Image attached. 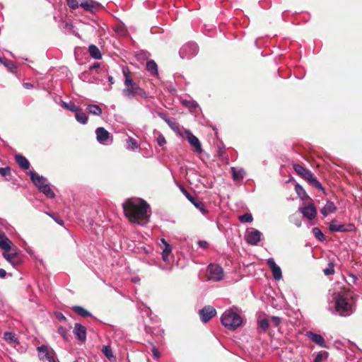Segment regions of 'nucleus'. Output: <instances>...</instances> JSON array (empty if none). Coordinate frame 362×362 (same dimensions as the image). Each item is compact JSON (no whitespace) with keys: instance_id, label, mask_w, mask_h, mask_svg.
Here are the masks:
<instances>
[{"instance_id":"1","label":"nucleus","mask_w":362,"mask_h":362,"mask_svg":"<svg viewBox=\"0 0 362 362\" xmlns=\"http://www.w3.org/2000/svg\"><path fill=\"white\" fill-rule=\"evenodd\" d=\"M126 217L130 222L144 225L148 221L150 211L148 204L143 199L132 198L123 204Z\"/></svg>"},{"instance_id":"2","label":"nucleus","mask_w":362,"mask_h":362,"mask_svg":"<svg viewBox=\"0 0 362 362\" xmlns=\"http://www.w3.org/2000/svg\"><path fill=\"white\" fill-rule=\"evenodd\" d=\"M348 291H341L333 295L335 313L341 317H348L355 311V307L350 300Z\"/></svg>"},{"instance_id":"3","label":"nucleus","mask_w":362,"mask_h":362,"mask_svg":"<svg viewBox=\"0 0 362 362\" xmlns=\"http://www.w3.org/2000/svg\"><path fill=\"white\" fill-rule=\"evenodd\" d=\"M123 74L125 78L124 81V88L122 90L124 96L128 98H133L136 96L142 98H147L148 97L147 93L134 82L127 69H123Z\"/></svg>"},{"instance_id":"4","label":"nucleus","mask_w":362,"mask_h":362,"mask_svg":"<svg viewBox=\"0 0 362 362\" xmlns=\"http://www.w3.org/2000/svg\"><path fill=\"white\" fill-rule=\"evenodd\" d=\"M30 179L33 184L38 188V189L46 195L48 198H54L55 194L52 190L47 180L43 177L37 174L34 171L30 172Z\"/></svg>"},{"instance_id":"5","label":"nucleus","mask_w":362,"mask_h":362,"mask_svg":"<svg viewBox=\"0 0 362 362\" xmlns=\"http://www.w3.org/2000/svg\"><path fill=\"white\" fill-rule=\"evenodd\" d=\"M222 325L226 328L234 330L242 324L241 317L232 310H226L221 318Z\"/></svg>"},{"instance_id":"6","label":"nucleus","mask_w":362,"mask_h":362,"mask_svg":"<svg viewBox=\"0 0 362 362\" xmlns=\"http://www.w3.org/2000/svg\"><path fill=\"white\" fill-rule=\"evenodd\" d=\"M207 279L209 281H218L223 279V271L221 266L216 264H210L207 268Z\"/></svg>"},{"instance_id":"7","label":"nucleus","mask_w":362,"mask_h":362,"mask_svg":"<svg viewBox=\"0 0 362 362\" xmlns=\"http://www.w3.org/2000/svg\"><path fill=\"white\" fill-rule=\"evenodd\" d=\"M198 52V47L194 42H188L184 45L180 49L181 58H190L195 56Z\"/></svg>"},{"instance_id":"8","label":"nucleus","mask_w":362,"mask_h":362,"mask_svg":"<svg viewBox=\"0 0 362 362\" xmlns=\"http://www.w3.org/2000/svg\"><path fill=\"white\" fill-rule=\"evenodd\" d=\"M38 356L40 360H47L49 362H55V353L47 346L42 345L37 347Z\"/></svg>"},{"instance_id":"9","label":"nucleus","mask_w":362,"mask_h":362,"mask_svg":"<svg viewBox=\"0 0 362 362\" xmlns=\"http://www.w3.org/2000/svg\"><path fill=\"white\" fill-rule=\"evenodd\" d=\"M97 141L103 145H110L113 139L110 134L103 127H98L95 130Z\"/></svg>"},{"instance_id":"10","label":"nucleus","mask_w":362,"mask_h":362,"mask_svg":"<svg viewBox=\"0 0 362 362\" xmlns=\"http://www.w3.org/2000/svg\"><path fill=\"white\" fill-rule=\"evenodd\" d=\"M185 134L187 135V141L194 148V151L197 153H202L203 150L199 139L189 130L185 131Z\"/></svg>"},{"instance_id":"11","label":"nucleus","mask_w":362,"mask_h":362,"mask_svg":"<svg viewBox=\"0 0 362 362\" xmlns=\"http://www.w3.org/2000/svg\"><path fill=\"white\" fill-rule=\"evenodd\" d=\"M216 314V309L210 305L205 306L199 310L201 320L204 323L209 322Z\"/></svg>"},{"instance_id":"12","label":"nucleus","mask_w":362,"mask_h":362,"mask_svg":"<svg viewBox=\"0 0 362 362\" xmlns=\"http://www.w3.org/2000/svg\"><path fill=\"white\" fill-rule=\"evenodd\" d=\"M181 190L182 193L185 195L187 199L191 202L194 206L199 209L202 214H206L207 210L206 209L204 204L192 197L185 188L182 187Z\"/></svg>"},{"instance_id":"13","label":"nucleus","mask_w":362,"mask_h":362,"mask_svg":"<svg viewBox=\"0 0 362 362\" xmlns=\"http://www.w3.org/2000/svg\"><path fill=\"white\" fill-rule=\"evenodd\" d=\"M262 236V233L259 230L253 229L245 235V240L249 245H256L260 241Z\"/></svg>"},{"instance_id":"14","label":"nucleus","mask_w":362,"mask_h":362,"mask_svg":"<svg viewBox=\"0 0 362 362\" xmlns=\"http://www.w3.org/2000/svg\"><path fill=\"white\" fill-rule=\"evenodd\" d=\"M300 211L303 214V216L309 220H313L317 215V211L313 204H308L306 206L300 208Z\"/></svg>"},{"instance_id":"15","label":"nucleus","mask_w":362,"mask_h":362,"mask_svg":"<svg viewBox=\"0 0 362 362\" xmlns=\"http://www.w3.org/2000/svg\"><path fill=\"white\" fill-rule=\"evenodd\" d=\"M267 264L272 272L273 276L276 280H280L282 277L281 268L275 263L274 259L269 258L267 260Z\"/></svg>"},{"instance_id":"16","label":"nucleus","mask_w":362,"mask_h":362,"mask_svg":"<svg viewBox=\"0 0 362 362\" xmlns=\"http://www.w3.org/2000/svg\"><path fill=\"white\" fill-rule=\"evenodd\" d=\"M73 332L77 339L84 341L86 339V329L80 323H76Z\"/></svg>"},{"instance_id":"17","label":"nucleus","mask_w":362,"mask_h":362,"mask_svg":"<svg viewBox=\"0 0 362 362\" xmlns=\"http://www.w3.org/2000/svg\"><path fill=\"white\" fill-rule=\"evenodd\" d=\"M12 242L6 237L4 233L0 231V247L4 252H9L12 250Z\"/></svg>"},{"instance_id":"18","label":"nucleus","mask_w":362,"mask_h":362,"mask_svg":"<svg viewBox=\"0 0 362 362\" xmlns=\"http://www.w3.org/2000/svg\"><path fill=\"white\" fill-rule=\"evenodd\" d=\"M13 252L9 253L8 252H4L3 253L4 257L10 262L12 265H16L19 263L20 259L17 255L16 249H13Z\"/></svg>"},{"instance_id":"19","label":"nucleus","mask_w":362,"mask_h":362,"mask_svg":"<svg viewBox=\"0 0 362 362\" xmlns=\"http://www.w3.org/2000/svg\"><path fill=\"white\" fill-rule=\"evenodd\" d=\"M307 336L312 341L319 345L320 346L326 347L325 339L320 334L309 332L307 333Z\"/></svg>"},{"instance_id":"20","label":"nucleus","mask_w":362,"mask_h":362,"mask_svg":"<svg viewBox=\"0 0 362 362\" xmlns=\"http://www.w3.org/2000/svg\"><path fill=\"white\" fill-rule=\"evenodd\" d=\"M160 241L164 246V248L162 252L163 260L165 262H169V255L172 252V247L167 243V241L164 238H162L160 240Z\"/></svg>"},{"instance_id":"21","label":"nucleus","mask_w":362,"mask_h":362,"mask_svg":"<svg viewBox=\"0 0 362 362\" xmlns=\"http://www.w3.org/2000/svg\"><path fill=\"white\" fill-rule=\"evenodd\" d=\"M303 178L307 180L309 183L312 184L316 188L321 189V190L324 189L321 183L316 179V177L313 175V174L310 170L308 171V173H307L306 176H305Z\"/></svg>"},{"instance_id":"22","label":"nucleus","mask_w":362,"mask_h":362,"mask_svg":"<svg viewBox=\"0 0 362 362\" xmlns=\"http://www.w3.org/2000/svg\"><path fill=\"white\" fill-rule=\"evenodd\" d=\"M16 161L18 165L23 170H28L30 167V163L27 158L21 155H16Z\"/></svg>"},{"instance_id":"23","label":"nucleus","mask_w":362,"mask_h":362,"mask_svg":"<svg viewBox=\"0 0 362 362\" xmlns=\"http://www.w3.org/2000/svg\"><path fill=\"white\" fill-rule=\"evenodd\" d=\"M337 208L334 204L332 202H327L325 206L322 209L321 213L324 216H327L331 213L336 211Z\"/></svg>"},{"instance_id":"24","label":"nucleus","mask_w":362,"mask_h":362,"mask_svg":"<svg viewBox=\"0 0 362 362\" xmlns=\"http://www.w3.org/2000/svg\"><path fill=\"white\" fill-rule=\"evenodd\" d=\"M88 51L90 56L95 59H100L102 57L99 49L94 45H90L88 47Z\"/></svg>"},{"instance_id":"25","label":"nucleus","mask_w":362,"mask_h":362,"mask_svg":"<svg viewBox=\"0 0 362 362\" xmlns=\"http://www.w3.org/2000/svg\"><path fill=\"white\" fill-rule=\"evenodd\" d=\"M231 171L233 173V178L235 180H240L243 179L245 175V171L243 169H236L235 168H231Z\"/></svg>"},{"instance_id":"26","label":"nucleus","mask_w":362,"mask_h":362,"mask_svg":"<svg viewBox=\"0 0 362 362\" xmlns=\"http://www.w3.org/2000/svg\"><path fill=\"white\" fill-rule=\"evenodd\" d=\"M329 230L334 232H344L346 231L345 226L339 224L337 221H332L329 224Z\"/></svg>"},{"instance_id":"27","label":"nucleus","mask_w":362,"mask_h":362,"mask_svg":"<svg viewBox=\"0 0 362 362\" xmlns=\"http://www.w3.org/2000/svg\"><path fill=\"white\" fill-rule=\"evenodd\" d=\"M72 309L81 317H86L92 316L91 313L89 311L86 310V309L81 306L75 305L72 308Z\"/></svg>"},{"instance_id":"28","label":"nucleus","mask_w":362,"mask_h":362,"mask_svg":"<svg viewBox=\"0 0 362 362\" xmlns=\"http://www.w3.org/2000/svg\"><path fill=\"white\" fill-rule=\"evenodd\" d=\"M146 69L153 75L158 74V66L154 61H148L146 63Z\"/></svg>"},{"instance_id":"29","label":"nucleus","mask_w":362,"mask_h":362,"mask_svg":"<svg viewBox=\"0 0 362 362\" xmlns=\"http://www.w3.org/2000/svg\"><path fill=\"white\" fill-rule=\"evenodd\" d=\"M87 110L89 113L93 115H100L102 114V109L98 105H89Z\"/></svg>"},{"instance_id":"30","label":"nucleus","mask_w":362,"mask_h":362,"mask_svg":"<svg viewBox=\"0 0 362 362\" xmlns=\"http://www.w3.org/2000/svg\"><path fill=\"white\" fill-rule=\"evenodd\" d=\"M181 103L190 110H194L198 107V104L194 100H182Z\"/></svg>"},{"instance_id":"31","label":"nucleus","mask_w":362,"mask_h":362,"mask_svg":"<svg viewBox=\"0 0 362 362\" xmlns=\"http://www.w3.org/2000/svg\"><path fill=\"white\" fill-rule=\"evenodd\" d=\"M293 169L299 175H300L303 177L306 176L307 173H308L309 171V170L306 169L305 168L299 164H294Z\"/></svg>"},{"instance_id":"32","label":"nucleus","mask_w":362,"mask_h":362,"mask_svg":"<svg viewBox=\"0 0 362 362\" xmlns=\"http://www.w3.org/2000/svg\"><path fill=\"white\" fill-rule=\"evenodd\" d=\"M75 117L76 119L81 124H86L88 122V117L84 112H81V110L76 112Z\"/></svg>"},{"instance_id":"33","label":"nucleus","mask_w":362,"mask_h":362,"mask_svg":"<svg viewBox=\"0 0 362 362\" xmlns=\"http://www.w3.org/2000/svg\"><path fill=\"white\" fill-rule=\"evenodd\" d=\"M139 147L137 141L132 137H129L127 140V148L130 150H134Z\"/></svg>"},{"instance_id":"34","label":"nucleus","mask_w":362,"mask_h":362,"mask_svg":"<svg viewBox=\"0 0 362 362\" xmlns=\"http://www.w3.org/2000/svg\"><path fill=\"white\" fill-rule=\"evenodd\" d=\"M313 235L320 241H324L325 240L324 234L320 230V228L315 227L312 230Z\"/></svg>"},{"instance_id":"35","label":"nucleus","mask_w":362,"mask_h":362,"mask_svg":"<svg viewBox=\"0 0 362 362\" xmlns=\"http://www.w3.org/2000/svg\"><path fill=\"white\" fill-rule=\"evenodd\" d=\"M296 193L298 194V196L302 199H305L308 198V196L307 195L305 189L300 185H296Z\"/></svg>"},{"instance_id":"36","label":"nucleus","mask_w":362,"mask_h":362,"mask_svg":"<svg viewBox=\"0 0 362 362\" xmlns=\"http://www.w3.org/2000/svg\"><path fill=\"white\" fill-rule=\"evenodd\" d=\"M239 221L242 223H251L253 221V218L251 214L245 213L239 216Z\"/></svg>"},{"instance_id":"37","label":"nucleus","mask_w":362,"mask_h":362,"mask_svg":"<svg viewBox=\"0 0 362 362\" xmlns=\"http://www.w3.org/2000/svg\"><path fill=\"white\" fill-rule=\"evenodd\" d=\"M63 107H65L66 109H67L71 112H77L78 111L81 110L80 107L76 105L73 103H64Z\"/></svg>"},{"instance_id":"38","label":"nucleus","mask_w":362,"mask_h":362,"mask_svg":"<svg viewBox=\"0 0 362 362\" xmlns=\"http://www.w3.org/2000/svg\"><path fill=\"white\" fill-rule=\"evenodd\" d=\"M103 353L109 359L112 360L114 358L112 349L109 346H104L103 348Z\"/></svg>"},{"instance_id":"39","label":"nucleus","mask_w":362,"mask_h":362,"mask_svg":"<svg viewBox=\"0 0 362 362\" xmlns=\"http://www.w3.org/2000/svg\"><path fill=\"white\" fill-rule=\"evenodd\" d=\"M4 338L6 341L8 342H17V339L16 338V336L12 332H5L4 335Z\"/></svg>"},{"instance_id":"40","label":"nucleus","mask_w":362,"mask_h":362,"mask_svg":"<svg viewBox=\"0 0 362 362\" xmlns=\"http://www.w3.org/2000/svg\"><path fill=\"white\" fill-rule=\"evenodd\" d=\"M158 115L162 118L172 129H175L176 127L175 122H173L169 118L166 117L165 115L162 112H158Z\"/></svg>"},{"instance_id":"41","label":"nucleus","mask_w":362,"mask_h":362,"mask_svg":"<svg viewBox=\"0 0 362 362\" xmlns=\"http://www.w3.org/2000/svg\"><path fill=\"white\" fill-rule=\"evenodd\" d=\"M324 274L326 276L332 275L334 274V264L332 263L329 264V267L324 269Z\"/></svg>"},{"instance_id":"42","label":"nucleus","mask_w":362,"mask_h":362,"mask_svg":"<svg viewBox=\"0 0 362 362\" xmlns=\"http://www.w3.org/2000/svg\"><path fill=\"white\" fill-rule=\"evenodd\" d=\"M259 326L263 329L267 330L269 327V322L267 319H262L259 321Z\"/></svg>"},{"instance_id":"43","label":"nucleus","mask_w":362,"mask_h":362,"mask_svg":"<svg viewBox=\"0 0 362 362\" xmlns=\"http://www.w3.org/2000/svg\"><path fill=\"white\" fill-rule=\"evenodd\" d=\"M115 30L119 35L124 36L127 35L126 29L121 25L115 27Z\"/></svg>"},{"instance_id":"44","label":"nucleus","mask_w":362,"mask_h":362,"mask_svg":"<svg viewBox=\"0 0 362 362\" xmlns=\"http://www.w3.org/2000/svg\"><path fill=\"white\" fill-rule=\"evenodd\" d=\"M66 2L68 6L73 9H75L78 6V4L76 0H66Z\"/></svg>"},{"instance_id":"45","label":"nucleus","mask_w":362,"mask_h":362,"mask_svg":"<svg viewBox=\"0 0 362 362\" xmlns=\"http://www.w3.org/2000/svg\"><path fill=\"white\" fill-rule=\"evenodd\" d=\"M11 170L9 167L0 168V175L5 177L10 174Z\"/></svg>"},{"instance_id":"46","label":"nucleus","mask_w":362,"mask_h":362,"mask_svg":"<svg viewBox=\"0 0 362 362\" xmlns=\"http://www.w3.org/2000/svg\"><path fill=\"white\" fill-rule=\"evenodd\" d=\"M157 143H158V144L160 146H164L166 144V140H165V137L162 134H160L158 136V138H157Z\"/></svg>"},{"instance_id":"47","label":"nucleus","mask_w":362,"mask_h":362,"mask_svg":"<svg viewBox=\"0 0 362 362\" xmlns=\"http://www.w3.org/2000/svg\"><path fill=\"white\" fill-rule=\"evenodd\" d=\"M81 6L85 10H87V11H91L93 9L92 2H90V3L83 2V3H81Z\"/></svg>"},{"instance_id":"48","label":"nucleus","mask_w":362,"mask_h":362,"mask_svg":"<svg viewBox=\"0 0 362 362\" xmlns=\"http://www.w3.org/2000/svg\"><path fill=\"white\" fill-rule=\"evenodd\" d=\"M327 353H324V354H318L315 360H314V362H322V358L325 356V358L327 357Z\"/></svg>"},{"instance_id":"49","label":"nucleus","mask_w":362,"mask_h":362,"mask_svg":"<svg viewBox=\"0 0 362 362\" xmlns=\"http://www.w3.org/2000/svg\"><path fill=\"white\" fill-rule=\"evenodd\" d=\"M152 352H153V356L156 358H158L160 357V352L158 351V350L157 349V348L155 346H153Z\"/></svg>"},{"instance_id":"50","label":"nucleus","mask_w":362,"mask_h":362,"mask_svg":"<svg viewBox=\"0 0 362 362\" xmlns=\"http://www.w3.org/2000/svg\"><path fill=\"white\" fill-rule=\"evenodd\" d=\"M198 245L200 247L203 248V249H206L208 247V243L206 241H204V240H199L198 242Z\"/></svg>"},{"instance_id":"51","label":"nucleus","mask_w":362,"mask_h":362,"mask_svg":"<svg viewBox=\"0 0 362 362\" xmlns=\"http://www.w3.org/2000/svg\"><path fill=\"white\" fill-rule=\"evenodd\" d=\"M58 332L65 339H67L66 332L64 328L59 327V329H58Z\"/></svg>"},{"instance_id":"52","label":"nucleus","mask_w":362,"mask_h":362,"mask_svg":"<svg viewBox=\"0 0 362 362\" xmlns=\"http://www.w3.org/2000/svg\"><path fill=\"white\" fill-rule=\"evenodd\" d=\"M46 214H47L49 216H50L51 218H54V221L59 224V225H61V226H63L64 225V221L61 220V219H57L55 218L52 214H49V213H46Z\"/></svg>"},{"instance_id":"53","label":"nucleus","mask_w":362,"mask_h":362,"mask_svg":"<svg viewBox=\"0 0 362 362\" xmlns=\"http://www.w3.org/2000/svg\"><path fill=\"white\" fill-rule=\"evenodd\" d=\"M56 317L59 320H66V317L64 316V315L61 313H56Z\"/></svg>"},{"instance_id":"54","label":"nucleus","mask_w":362,"mask_h":362,"mask_svg":"<svg viewBox=\"0 0 362 362\" xmlns=\"http://www.w3.org/2000/svg\"><path fill=\"white\" fill-rule=\"evenodd\" d=\"M108 81L110 82V88L106 89L107 90H110L111 89V86L114 83L113 77L110 76L108 77Z\"/></svg>"},{"instance_id":"55","label":"nucleus","mask_w":362,"mask_h":362,"mask_svg":"<svg viewBox=\"0 0 362 362\" xmlns=\"http://www.w3.org/2000/svg\"><path fill=\"white\" fill-rule=\"evenodd\" d=\"M6 275V272L4 269H0V278H4Z\"/></svg>"},{"instance_id":"56","label":"nucleus","mask_w":362,"mask_h":362,"mask_svg":"<svg viewBox=\"0 0 362 362\" xmlns=\"http://www.w3.org/2000/svg\"><path fill=\"white\" fill-rule=\"evenodd\" d=\"M23 87L27 89H30L33 88V85L30 83H24L23 84Z\"/></svg>"},{"instance_id":"57","label":"nucleus","mask_w":362,"mask_h":362,"mask_svg":"<svg viewBox=\"0 0 362 362\" xmlns=\"http://www.w3.org/2000/svg\"><path fill=\"white\" fill-rule=\"evenodd\" d=\"M273 320H274V321L275 322V323H276V325H278V324H279V321H280V320H279V317H273Z\"/></svg>"},{"instance_id":"58","label":"nucleus","mask_w":362,"mask_h":362,"mask_svg":"<svg viewBox=\"0 0 362 362\" xmlns=\"http://www.w3.org/2000/svg\"><path fill=\"white\" fill-rule=\"evenodd\" d=\"M132 281H133L134 282L136 283V282H138V281H139V279H138V278H134V279H132Z\"/></svg>"},{"instance_id":"59","label":"nucleus","mask_w":362,"mask_h":362,"mask_svg":"<svg viewBox=\"0 0 362 362\" xmlns=\"http://www.w3.org/2000/svg\"><path fill=\"white\" fill-rule=\"evenodd\" d=\"M74 362H78L77 361H74Z\"/></svg>"}]
</instances>
